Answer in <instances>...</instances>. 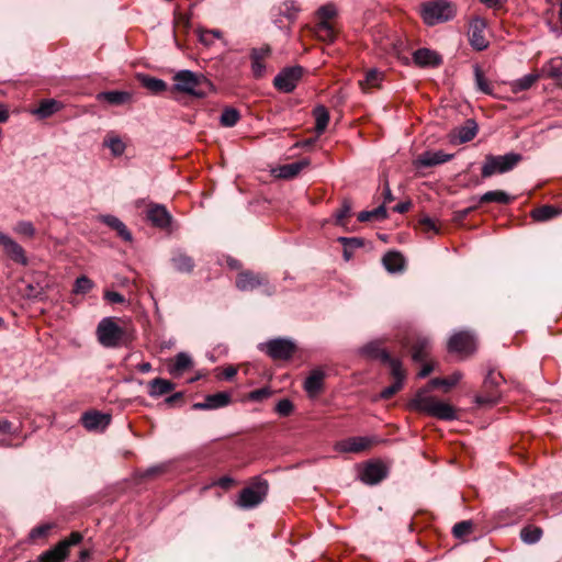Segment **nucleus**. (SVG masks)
<instances>
[{"label":"nucleus","instance_id":"f257e3e1","mask_svg":"<svg viewBox=\"0 0 562 562\" xmlns=\"http://www.w3.org/2000/svg\"><path fill=\"white\" fill-rule=\"evenodd\" d=\"M362 350L364 353L379 359L389 366L394 382L390 386L383 389L380 396L384 400L391 398L403 387L406 378V372L403 369L401 360L392 358L385 349H381L374 344L364 346Z\"/></svg>","mask_w":562,"mask_h":562},{"label":"nucleus","instance_id":"f03ea898","mask_svg":"<svg viewBox=\"0 0 562 562\" xmlns=\"http://www.w3.org/2000/svg\"><path fill=\"white\" fill-rule=\"evenodd\" d=\"M173 90L196 98L205 97L212 89V83L202 74L191 70H179L175 74Z\"/></svg>","mask_w":562,"mask_h":562},{"label":"nucleus","instance_id":"7ed1b4c3","mask_svg":"<svg viewBox=\"0 0 562 562\" xmlns=\"http://www.w3.org/2000/svg\"><path fill=\"white\" fill-rule=\"evenodd\" d=\"M412 405L417 411L442 420H453L457 418V413L453 406L448 403L438 401L432 396H428L423 391L416 394Z\"/></svg>","mask_w":562,"mask_h":562},{"label":"nucleus","instance_id":"20e7f679","mask_svg":"<svg viewBox=\"0 0 562 562\" xmlns=\"http://www.w3.org/2000/svg\"><path fill=\"white\" fill-rule=\"evenodd\" d=\"M454 5L447 0H435L422 5V16L427 25H436L453 19Z\"/></svg>","mask_w":562,"mask_h":562},{"label":"nucleus","instance_id":"39448f33","mask_svg":"<svg viewBox=\"0 0 562 562\" xmlns=\"http://www.w3.org/2000/svg\"><path fill=\"white\" fill-rule=\"evenodd\" d=\"M268 490V482L256 477L249 486L240 491L236 505L243 509L254 508L265 501Z\"/></svg>","mask_w":562,"mask_h":562},{"label":"nucleus","instance_id":"423d86ee","mask_svg":"<svg viewBox=\"0 0 562 562\" xmlns=\"http://www.w3.org/2000/svg\"><path fill=\"white\" fill-rule=\"evenodd\" d=\"M521 160V156L515 153H508L502 156H485L482 166V177L490 178L496 173L510 171Z\"/></svg>","mask_w":562,"mask_h":562},{"label":"nucleus","instance_id":"0eeeda50","mask_svg":"<svg viewBox=\"0 0 562 562\" xmlns=\"http://www.w3.org/2000/svg\"><path fill=\"white\" fill-rule=\"evenodd\" d=\"M124 334V329L112 317H104L97 327L98 340L105 348L119 347Z\"/></svg>","mask_w":562,"mask_h":562},{"label":"nucleus","instance_id":"6e6552de","mask_svg":"<svg viewBox=\"0 0 562 562\" xmlns=\"http://www.w3.org/2000/svg\"><path fill=\"white\" fill-rule=\"evenodd\" d=\"M447 348L449 352L468 357L476 350L475 336L469 330L457 331L450 337Z\"/></svg>","mask_w":562,"mask_h":562},{"label":"nucleus","instance_id":"1a4fd4ad","mask_svg":"<svg viewBox=\"0 0 562 562\" xmlns=\"http://www.w3.org/2000/svg\"><path fill=\"white\" fill-rule=\"evenodd\" d=\"M236 286L240 291H254L259 286H263V293L266 295H272L274 293V288L269 285L266 276L251 271L240 272L236 278Z\"/></svg>","mask_w":562,"mask_h":562},{"label":"nucleus","instance_id":"9d476101","mask_svg":"<svg viewBox=\"0 0 562 562\" xmlns=\"http://www.w3.org/2000/svg\"><path fill=\"white\" fill-rule=\"evenodd\" d=\"M303 67L293 66L282 69L273 79L276 89L281 92H292L303 76Z\"/></svg>","mask_w":562,"mask_h":562},{"label":"nucleus","instance_id":"9b49d317","mask_svg":"<svg viewBox=\"0 0 562 562\" xmlns=\"http://www.w3.org/2000/svg\"><path fill=\"white\" fill-rule=\"evenodd\" d=\"M389 474L387 467L382 461H369L359 468L358 477L367 485L382 482Z\"/></svg>","mask_w":562,"mask_h":562},{"label":"nucleus","instance_id":"f8f14e48","mask_svg":"<svg viewBox=\"0 0 562 562\" xmlns=\"http://www.w3.org/2000/svg\"><path fill=\"white\" fill-rule=\"evenodd\" d=\"M262 349L273 360H288L295 352V345L289 339L277 338L267 341Z\"/></svg>","mask_w":562,"mask_h":562},{"label":"nucleus","instance_id":"ddd939ff","mask_svg":"<svg viewBox=\"0 0 562 562\" xmlns=\"http://www.w3.org/2000/svg\"><path fill=\"white\" fill-rule=\"evenodd\" d=\"M0 246L5 256L21 266H27L29 259L24 248L14 240L10 235L0 231Z\"/></svg>","mask_w":562,"mask_h":562},{"label":"nucleus","instance_id":"4468645a","mask_svg":"<svg viewBox=\"0 0 562 562\" xmlns=\"http://www.w3.org/2000/svg\"><path fill=\"white\" fill-rule=\"evenodd\" d=\"M486 27L487 23L483 18L475 16L470 22L469 41L471 46L476 50H483L488 46V42L485 37Z\"/></svg>","mask_w":562,"mask_h":562},{"label":"nucleus","instance_id":"2eb2a0df","mask_svg":"<svg viewBox=\"0 0 562 562\" xmlns=\"http://www.w3.org/2000/svg\"><path fill=\"white\" fill-rule=\"evenodd\" d=\"M502 380L503 378L501 373L491 370L484 380V387L488 391V394L477 395L475 397L476 403L480 405H493L497 403L499 395L496 387L499 385Z\"/></svg>","mask_w":562,"mask_h":562},{"label":"nucleus","instance_id":"dca6fc26","mask_svg":"<svg viewBox=\"0 0 562 562\" xmlns=\"http://www.w3.org/2000/svg\"><path fill=\"white\" fill-rule=\"evenodd\" d=\"M372 443L373 439L370 437H350L338 441L335 445V450L338 452L359 453L370 448Z\"/></svg>","mask_w":562,"mask_h":562},{"label":"nucleus","instance_id":"f3484780","mask_svg":"<svg viewBox=\"0 0 562 562\" xmlns=\"http://www.w3.org/2000/svg\"><path fill=\"white\" fill-rule=\"evenodd\" d=\"M231 401L232 397L229 393L218 392L207 395L204 402L194 403L192 408L196 411L217 409L227 406Z\"/></svg>","mask_w":562,"mask_h":562},{"label":"nucleus","instance_id":"a211bd4d","mask_svg":"<svg viewBox=\"0 0 562 562\" xmlns=\"http://www.w3.org/2000/svg\"><path fill=\"white\" fill-rule=\"evenodd\" d=\"M452 155L446 154L442 150L438 151H425L414 160L416 168H428L434 167L443 162L449 161Z\"/></svg>","mask_w":562,"mask_h":562},{"label":"nucleus","instance_id":"6ab92c4d","mask_svg":"<svg viewBox=\"0 0 562 562\" xmlns=\"http://www.w3.org/2000/svg\"><path fill=\"white\" fill-rule=\"evenodd\" d=\"M271 49L269 46L254 48L250 54L251 71L255 78H261L266 72L265 59L269 57Z\"/></svg>","mask_w":562,"mask_h":562},{"label":"nucleus","instance_id":"aec40b11","mask_svg":"<svg viewBox=\"0 0 562 562\" xmlns=\"http://www.w3.org/2000/svg\"><path fill=\"white\" fill-rule=\"evenodd\" d=\"M414 63L419 67H437L442 63L441 56L435 50L419 48L413 54Z\"/></svg>","mask_w":562,"mask_h":562},{"label":"nucleus","instance_id":"412c9836","mask_svg":"<svg viewBox=\"0 0 562 562\" xmlns=\"http://www.w3.org/2000/svg\"><path fill=\"white\" fill-rule=\"evenodd\" d=\"M82 425L88 430H97L105 428L110 422L111 417L108 414H102L100 412H87L81 417Z\"/></svg>","mask_w":562,"mask_h":562},{"label":"nucleus","instance_id":"4be33fe9","mask_svg":"<svg viewBox=\"0 0 562 562\" xmlns=\"http://www.w3.org/2000/svg\"><path fill=\"white\" fill-rule=\"evenodd\" d=\"M147 218L153 225L166 228L171 223V215L164 205L155 204L147 210Z\"/></svg>","mask_w":562,"mask_h":562},{"label":"nucleus","instance_id":"5701e85b","mask_svg":"<svg viewBox=\"0 0 562 562\" xmlns=\"http://www.w3.org/2000/svg\"><path fill=\"white\" fill-rule=\"evenodd\" d=\"M431 350V341L428 337L417 336L412 345V358L416 362L427 359Z\"/></svg>","mask_w":562,"mask_h":562},{"label":"nucleus","instance_id":"b1692460","mask_svg":"<svg viewBox=\"0 0 562 562\" xmlns=\"http://www.w3.org/2000/svg\"><path fill=\"white\" fill-rule=\"evenodd\" d=\"M308 166V160L303 159L280 166L274 170L277 177L282 179H292L297 176L305 167Z\"/></svg>","mask_w":562,"mask_h":562},{"label":"nucleus","instance_id":"393cba45","mask_svg":"<svg viewBox=\"0 0 562 562\" xmlns=\"http://www.w3.org/2000/svg\"><path fill=\"white\" fill-rule=\"evenodd\" d=\"M101 222L116 231L117 235L124 239L125 241H132V234L127 229L126 225L116 216L113 215H102L100 217Z\"/></svg>","mask_w":562,"mask_h":562},{"label":"nucleus","instance_id":"a878e982","mask_svg":"<svg viewBox=\"0 0 562 562\" xmlns=\"http://www.w3.org/2000/svg\"><path fill=\"white\" fill-rule=\"evenodd\" d=\"M99 101H106L113 105H121L132 100V94L127 91H104L97 95Z\"/></svg>","mask_w":562,"mask_h":562},{"label":"nucleus","instance_id":"bb28decb","mask_svg":"<svg viewBox=\"0 0 562 562\" xmlns=\"http://www.w3.org/2000/svg\"><path fill=\"white\" fill-rule=\"evenodd\" d=\"M382 261L384 268L391 273L401 272L405 266L404 257L397 251H389Z\"/></svg>","mask_w":562,"mask_h":562},{"label":"nucleus","instance_id":"cd10ccee","mask_svg":"<svg viewBox=\"0 0 562 562\" xmlns=\"http://www.w3.org/2000/svg\"><path fill=\"white\" fill-rule=\"evenodd\" d=\"M173 389L175 384L171 381L156 378L149 382L148 394L151 397H159L171 392Z\"/></svg>","mask_w":562,"mask_h":562},{"label":"nucleus","instance_id":"c85d7f7f","mask_svg":"<svg viewBox=\"0 0 562 562\" xmlns=\"http://www.w3.org/2000/svg\"><path fill=\"white\" fill-rule=\"evenodd\" d=\"M173 268L182 273H190L194 269L193 259L182 251H177L171 258Z\"/></svg>","mask_w":562,"mask_h":562},{"label":"nucleus","instance_id":"c756f323","mask_svg":"<svg viewBox=\"0 0 562 562\" xmlns=\"http://www.w3.org/2000/svg\"><path fill=\"white\" fill-rule=\"evenodd\" d=\"M324 373L322 371H313L304 382V390L310 396H315L323 387Z\"/></svg>","mask_w":562,"mask_h":562},{"label":"nucleus","instance_id":"7c9ffc66","mask_svg":"<svg viewBox=\"0 0 562 562\" xmlns=\"http://www.w3.org/2000/svg\"><path fill=\"white\" fill-rule=\"evenodd\" d=\"M68 553L65 551L64 543H57L54 548L43 552L38 557L40 562H64Z\"/></svg>","mask_w":562,"mask_h":562},{"label":"nucleus","instance_id":"2f4dec72","mask_svg":"<svg viewBox=\"0 0 562 562\" xmlns=\"http://www.w3.org/2000/svg\"><path fill=\"white\" fill-rule=\"evenodd\" d=\"M477 133V125L473 120H468L465 124L456 130L459 143L472 140Z\"/></svg>","mask_w":562,"mask_h":562},{"label":"nucleus","instance_id":"473e14b6","mask_svg":"<svg viewBox=\"0 0 562 562\" xmlns=\"http://www.w3.org/2000/svg\"><path fill=\"white\" fill-rule=\"evenodd\" d=\"M315 35L324 42H334L336 37L333 25L327 21H318L315 25Z\"/></svg>","mask_w":562,"mask_h":562},{"label":"nucleus","instance_id":"72a5a7b5","mask_svg":"<svg viewBox=\"0 0 562 562\" xmlns=\"http://www.w3.org/2000/svg\"><path fill=\"white\" fill-rule=\"evenodd\" d=\"M315 117V131L317 134H322L329 122V113L324 105H318L314 109Z\"/></svg>","mask_w":562,"mask_h":562},{"label":"nucleus","instance_id":"f704fd0d","mask_svg":"<svg viewBox=\"0 0 562 562\" xmlns=\"http://www.w3.org/2000/svg\"><path fill=\"white\" fill-rule=\"evenodd\" d=\"M59 110V103L53 99L43 100L38 108L33 111L41 119H46Z\"/></svg>","mask_w":562,"mask_h":562},{"label":"nucleus","instance_id":"c9c22d12","mask_svg":"<svg viewBox=\"0 0 562 562\" xmlns=\"http://www.w3.org/2000/svg\"><path fill=\"white\" fill-rule=\"evenodd\" d=\"M542 529L537 526H526L520 531L521 540L527 544L537 543L542 537Z\"/></svg>","mask_w":562,"mask_h":562},{"label":"nucleus","instance_id":"e433bc0d","mask_svg":"<svg viewBox=\"0 0 562 562\" xmlns=\"http://www.w3.org/2000/svg\"><path fill=\"white\" fill-rule=\"evenodd\" d=\"M512 198L506 192L501 190L487 191L480 198L481 203L496 202L501 204H508Z\"/></svg>","mask_w":562,"mask_h":562},{"label":"nucleus","instance_id":"4c0bfd02","mask_svg":"<svg viewBox=\"0 0 562 562\" xmlns=\"http://www.w3.org/2000/svg\"><path fill=\"white\" fill-rule=\"evenodd\" d=\"M542 74L551 79L562 78V59L553 58L542 67Z\"/></svg>","mask_w":562,"mask_h":562},{"label":"nucleus","instance_id":"58836bf2","mask_svg":"<svg viewBox=\"0 0 562 562\" xmlns=\"http://www.w3.org/2000/svg\"><path fill=\"white\" fill-rule=\"evenodd\" d=\"M383 80V72L376 69H370L367 71L363 80L360 81V86L362 90H367L369 88H376L380 86Z\"/></svg>","mask_w":562,"mask_h":562},{"label":"nucleus","instance_id":"ea45409f","mask_svg":"<svg viewBox=\"0 0 562 562\" xmlns=\"http://www.w3.org/2000/svg\"><path fill=\"white\" fill-rule=\"evenodd\" d=\"M140 82L143 87L153 93H161L167 89V83L164 80L155 77L143 76L140 77Z\"/></svg>","mask_w":562,"mask_h":562},{"label":"nucleus","instance_id":"a19ab883","mask_svg":"<svg viewBox=\"0 0 562 562\" xmlns=\"http://www.w3.org/2000/svg\"><path fill=\"white\" fill-rule=\"evenodd\" d=\"M558 214H559V211L554 206H551V205H543L538 209H535L531 212L532 218L538 222L549 221V220L553 218L554 216H557Z\"/></svg>","mask_w":562,"mask_h":562},{"label":"nucleus","instance_id":"79ce46f5","mask_svg":"<svg viewBox=\"0 0 562 562\" xmlns=\"http://www.w3.org/2000/svg\"><path fill=\"white\" fill-rule=\"evenodd\" d=\"M540 78V75L537 72L525 75L524 77L517 79L513 83L514 91H525L531 88L537 80Z\"/></svg>","mask_w":562,"mask_h":562},{"label":"nucleus","instance_id":"37998d69","mask_svg":"<svg viewBox=\"0 0 562 562\" xmlns=\"http://www.w3.org/2000/svg\"><path fill=\"white\" fill-rule=\"evenodd\" d=\"M462 373L460 371L453 372L451 375L447 378H435L430 381V385L434 387L437 386H445L447 389H450L454 385H457L460 380L462 379Z\"/></svg>","mask_w":562,"mask_h":562},{"label":"nucleus","instance_id":"c03bdc74","mask_svg":"<svg viewBox=\"0 0 562 562\" xmlns=\"http://www.w3.org/2000/svg\"><path fill=\"white\" fill-rule=\"evenodd\" d=\"M240 119L239 112L234 108H226L220 117V122L225 127L235 126Z\"/></svg>","mask_w":562,"mask_h":562},{"label":"nucleus","instance_id":"a18cd8bd","mask_svg":"<svg viewBox=\"0 0 562 562\" xmlns=\"http://www.w3.org/2000/svg\"><path fill=\"white\" fill-rule=\"evenodd\" d=\"M338 241L344 246V257L346 260L351 258L349 249L360 248L363 246V240L358 237H339Z\"/></svg>","mask_w":562,"mask_h":562},{"label":"nucleus","instance_id":"49530a36","mask_svg":"<svg viewBox=\"0 0 562 562\" xmlns=\"http://www.w3.org/2000/svg\"><path fill=\"white\" fill-rule=\"evenodd\" d=\"M192 364L191 357L186 352H179L175 358V363L170 370L171 373H181Z\"/></svg>","mask_w":562,"mask_h":562},{"label":"nucleus","instance_id":"de8ad7c7","mask_svg":"<svg viewBox=\"0 0 562 562\" xmlns=\"http://www.w3.org/2000/svg\"><path fill=\"white\" fill-rule=\"evenodd\" d=\"M13 232L18 235L26 236L32 238L35 236L36 229L32 222L30 221H19L14 227Z\"/></svg>","mask_w":562,"mask_h":562},{"label":"nucleus","instance_id":"09e8293b","mask_svg":"<svg viewBox=\"0 0 562 562\" xmlns=\"http://www.w3.org/2000/svg\"><path fill=\"white\" fill-rule=\"evenodd\" d=\"M473 524L470 520H463L456 524L452 533L458 539H463L472 532Z\"/></svg>","mask_w":562,"mask_h":562},{"label":"nucleus","instance_id":"8fccbe9b","mask_svg":"<svg viewBox=\"0 0 562 562\" xmlns=\"http://www.w3.org/2000/svg\"><path fill=\"white\" fill-rule=\"evenodd\" d=\"M351 214V202L344 200L341 207L335 213V224L345 226V220Z\"/></svg>","mask_w":562,"mask_h":562},{"label":"nucleus","instance_id":"3c124183","mask_svg":"<svg viewBox=\"0 0 562 562\" xmlns=\"http://www.w3.org/2000/svg\"><path fill=\"white\" fill-rule=\"evenodd\" d=\"M474 76H475V82H476L477 89L486 94H491L492 93L491 83L484 77V75L479 66L474 67Z\"/></svg>","mask_w":562,"mask_h":562},{"label":"nucleus","instance_id":"603ef678","mask_svg":"<svg viewBox=\"0 0 562 562\" xmlns=\"http://www.w3.org/2000/svg\"><path fill=\"white\" fill-rule=\"evenodd\" d=\"M272 395V390L268 386L254 390L248 393L247 398L252 402H262Z\"/></svg>","mask_w":562,"mask_h":562},{"label":"nucleus","instance_id":"864d4df0","mask_svg":"<svg viewBox=\"0 0 562 562\" xmlns=\"http://www.w3.org/2000/svg\"><path fill=\"white\" fill-rule=\"evenodd\" d=\"M93 286V283L92 281L85 277V276H81L79 278H77L76 282H75V285H74V292L79 294V293H87L89 292Z\"/></svg>","mask_w":562,"mask_h":562},{"label":"nucleus","instance_id":"5fc2aeb1","mask_svg":"<svg viewBox=\"0 0 562 562\" xmlns=\"http://www.w3.org/2000/svg\"><path fill=\"white\" fill-rule=\"evenodd\" d=\"M106 146L110 148L114 156H121L125 150V144L119 137H111L106 142Z\"/></svg>","mask_w":562,"mask_h":562},{"label":"nucleus","instance_id":"6e6d98bb","mask_svg":"<svg viewBox=\"0 0 562 562\" xmlns=\"http://www.w3.org/2000/svg\"><path fill=\"white\" fill-rule=\"evenodd\" d=\"M293 409H294V406H293L292 402L288 398H283L281 401H279L276 405V412L280 416H284V417L289 416V415H291Z\"/></svg>","mask_w":562,"mask_h":562},{"label":"nucleus","instance_id":"4d7b16f0","mask_svg":"<svg viewBox=\"0 0 562 562\" xmlns=\"http://www.w3.org/2000/svg\"><path fill=\"white\" fill-rule=\"evenodd\" d=\"M317 14H318L319 21L329 22V20L333 19L337 14V11L333 4H326L318 9Z\"/></svg>","mask_w":562,"mask_h":562},{"label":"nucleus","instance_id":"13d9d810","mask_svg":"<svg viewBox=\"0 0 562 562\" xmlns=\"http://www.w3.org/2000/svg\"><path fill=\"white\" fill-rule=\"evenodd\" d=\"M82 540V535L78 531H74L69 535V537H67L66 539L59 541L58 543H64L65 546V551L67 553H69V548L71 546H76L78 543H80Z\"/></svg>","mask_w":562,"mask_h":562},{"label":"nucleus","instance_id":"bf43d9fd","mask_svg":"<svg viewBox=\"0 0 562 562\" xmlns=\"http://www.w3.org/2000/svg\"><path fill=\"white\" fill-rule=\"evenodd\" d=\"M52 528V525L49 524H46V525H40L35 528H33L30 532V538L32 540H36V539H40V538H44L47 536L48 531L50 530Z\"/></svg>","mask_w":562,"mask_h":562},{"label":"nucleus","instance_id":"052dcab7","mask_svg":"<svg viewBox=\"0 0 562 562\" xmlns=\"http://www.w3.org/2000/svg\"><path fill=\"white\" fill-rule=\"evenodd\" d=\"M0 432L11 436L19 435V429L8 419H0Z\"/></svg>","mask_w":562,"mask_h":562},{"label":"nucleus","instance_id":"680f3d73","mask_svg":"<svg viewBox=\"0 0 562 562\" xmlns=\"http://www.w3.org/2000/svg\"><path fill=\"white\" fill-rule=\"evenodd\" d=\"M44 294V289L40 285L29 283L25 288V295L30 299H41Z\"/></svg>","mask_w":562,"mask_h":562},{"label":"nucleus","instance_id":"e2e57ef3","mask_svg":"<svg viewBox=\"0 0 562 562\" xmlns=\"http://www.w3.org/2000/svg\"><path fill=\"white\" fill-rule=\"evenodd\" d=\"M166 470H167L166 464L154 465V467H150L147 470H145V472L143 473L142 476L143 477H151V476H155V475L166 472Z\"/></svg>","mask_w":562,"mask_h":562},{"label":"nucleus","instance_id":"0e129e2a","mask_svg":"<svg viewBox=\"0 0 562 562\" xmlns=\"http://www.w3.org/2000/svg\"><path fill=\"white\" fill-rule=\"evenodd\" d=\"M104 296L110 303L121 304L125 301L124 296L115 291H108Z\"/></svg>","mask_w":562,"mask_h":562},{"label":"nucleus","instance_id":"69168bd1","mask_svg":"<svg viewBox=\"0 0 562 562\" xmlns=\"http://www.w3.org/2000/svg\"><path fill=\"white\" fill-rule=\"evenodd\" d=\"M235 483L234 479L231 477V476H222L220 477L217 481H216V485L224 488V490H228L233 484Z\"/></svg>","mask_w":562,"mask_h":562},{"label":"nucleus","instance_id":"338daca9","mask_svg":"<svg viewBox=\"0 0 562 562\" xmlns=\"http://www.w3.org/2000/svg\"><path fill=\"white\" fill-rule=\"evenodd\" d=\"M199 40L205 46H211L214 43V40L212 36H210V33H207L205 30H201L199 32Z\"/></svg>","mask_w":562,"mask_h":562},{"label":"nucleus","instance_id":"774afa93","mask_svg":"<svg viewBox=\"0 0 562 562\" xmlns=\"http://www.w3.org/2000/svg\"><path fill=\"white\" fill-rule=\"evenodd\" d=\"M383 198H384L383 204L391 203L394 200V196L392 194V191L390 189L387 180H385L384 184H383Z\"/></svg>","mask_w":562,"mask_h":562}]
</instances>
